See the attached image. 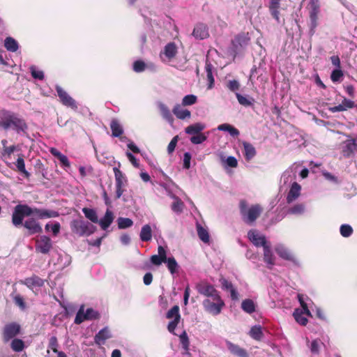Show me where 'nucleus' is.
<instances>
[{
	"label": "nucleus",
	"instance_id": "nucleus-2",
	"mask_svg": "<svg viewBox=\"0 0 357 357\" xmlns=\"http://www.w3.org/2000/svg\"><path fill=\"white\" fill-rule=\"evenodd\" d=\"M239 208L242 219L248 225L254 223L262 212V208L259 204L248 207L245 200L240 202Z\"/></svg>",
	"mask_w": 357,
	"mask_h": 357
},
{
	"label": "nucleus",
	"instance_id": "nucleus-39",
	"mask_svg": "<svg viewBox=\"0 0 357 357\" xmlns=\"http://www.w3.org/2000/svg\"><path fill=\"white\" fill-rule=\"evenodd\" d=\"M139 237L141 241L147 242L151 240L152 231L149 225H145L142 227Z\"/></svg>",
	"mask_w": 357,
	"mask_h": 357
},
{
	"label": "nucleus",
	"instance_id": "nucleus-13",
	"mask_svg": "<svg viewBox=\"0 0 357 357\" xmlns=\"http://www.w3.org/2000/svg\"><path fill=\"white\" fill-rule=\"evenodd\" d=\"M196 289L199 294L206 296V298H211L220 294L213 285L204 282L197 283L196 284Z\"/></svg>",
	"mask_w": 357,
	"mask_h": 357
},
{
	"label": "nucleus",
	"instance_id": "nucleus-57",
	"mask_svg": "<svg viewBox=\"0 0 357 357\" xmlns=\"http://www.w3.org/2000/svg\"><path fill=\"white\" fill-rule=\"evenodd\" d=\"M240 83L238 80L233 79V80H229L227 84V87L229 90H230L232 92H238V91L240 89Z\"/></svg>",
	"mask_w": 357,
	"mask_h": 357
},
{
	"label": "nucleus",
	"instance_id": "nucleus-43",
	"mask_svg": "<svg viewBox=\"0 0 357 357\" xmlns=\"http://www.w3.org/2000/svg\"><path fill=\"white\" fill-rule=\"evenodd\" d=\"M82 212L85 215L86 218L91 220L93 223H98V218L96 211L93 208H84Z\"/></svg>",
	"mask_w": 357,
	"mask_h": 357
},
{
	"label": "nucleus",
	"instance_id": "nucleus-19",
	"mask_svg": "<svg viewBox=\"0 0 357 357\" xmlns=\"http://www.w3.org/2000/svg\"><path fill=\"white\" fill-rule=\"evenodd\" d=\"M264 250V261L266 264V266L269 269H272L275 264V257L274 256L271 250V243H270L266 246L263 248Z\"/></svg>",
	"mask_w": 357,
	"mask_h": 357
},
{
	"label": "nucleus",
	"instance_id": "nucleus-31",
	"mask_svg": "<svg viewBox=\"0 0 357 357\" xmlns=\"http://www.w3.org/2000/svg\"><path fill=\"white\" fill-rule=\"evenodd\" d=\"M236 97L238 103L244 107H252L255 102L254 98L250 96H243L238 92H236Z\"/></svg>",
	"mask_w": 357,
	"mask_h": 357
},
{
	"label": "nucleus",
	"instance_id": "nucleus-32",
	"mask_svg": "<svg viewBox=\"0 0 357 357\" xmlns=\"http://www.w3.org/2000/svg\"><path fill=\"white\" fill-rule=\"evenodd\" d=\"M243 146L244 149V156L246 160L250 161L256 155L255 148L249 142H243Z\"/></svg>",
	"mask_w": 357,
	"mask_h": 357
},
{
	"label": "nucleus",
	"instance_id": "nucleus-1",
	"mask_svg": "<svg viewBox=\"0 0 357 357\" xmlns=\"http://www.w3.org/2000/svg\"><path fill=\"white\" fill-rule=\"evenodd\" d=\"M0 126L6 132L13 133L24 137L28 135L29 126L26 120L20 114L12 111L3 109L0 111Z\"/></svg>",
	"mask_w": 357,
	"mask_h": 357
},
{
	"label": "nucleus",
	"instance_id": "nucleus-11",
	"mask_svg": "<svg viewBox=\"0 0 357 357\" xmlns=\"http://www.w3.org/2000/svg\"><path fill=\"white\" fill-rule=\"evenodd\" d=\"M55 89L62 105L74 110L77 109L76 101L66 91L59 85Z\"/></svg>",
	"mask_w": 357,
	"mask_h": 357
},
{
	"label": "nucleus",
	"instance_id": "nucleus-47",
	"mask_svg": "<svg viewBox=\"0 0 357 357\" xmlns=\"http://www.w3.org/2000/svg\"><path fill=\"white\" fill-rule=\"evenodd\" d=\"M305 211V206L303 204H297L287 210V213L293 215H301Z\"/></svg>",
	"mask_w": 357,
	"mask_h": 357
},
{
	"label": "nucleus",
	"instance_id": "nucleus-33",
	"mask_svg": "<svg viewBox=\"0 0 357 357\" xmlns=\"http://www.w3.org/2000/svg\"><path fill=\"white\" fill-rule=\"evenodd\" d=\"M180 340L182 348L183 349V351L182 352V356L190 357V354L189 352V340L185 331H183V333L180 335Z\"/></svg>",
	"mask_w": 357,
	"mask_h": 357
},
{
	"label": "nucleus",
	"instance_id": "nucleus-9",
	"mask_svg": "<svg viewBox=\"0 0 357 357\" xmlns=\"http://www.w3.org/2000/svg\"><path fill=\"white\" fill-rule=\"evenodd\" d=\"M178 53V47L176 45L170 42L167 43L160 53V58L163 63L172 61Z\"/></svg>",
	"mask_w": 357,
	"mask_h": 357
},
{
	"label": "nucleus",
	"instance_id": "nucleus-44",
	"mask_svg": "<svg viewBox=\"0 0 357 357\" xmlns=\"http://www.w3.org/2000/svg\"><path fill=\"white\" fill-rule=\"evenodd\" d=\"M197 231L199 238L204 243L209 242V234L208 231L204 229L200 224H197Z\"/></svg>",
	"mask_w": 357,
	"mask_h": 357
},
{
	"label": "nucleus",
	"instance_id": "nucleus-15",
	"mask_svg": "<svg viewBox=\"0 0 357 357\" xmlns=\"http://www.w3.org/2000/svg\"><path fill=\"white\" fill-rule=\"evenodd\" d=\"M298 172V165H294L284 172L280 178V183L285 185L295 182L296 174Z\"/></svg>",
	"mask_w": 357,
	"mask_h": 357
},
{
	"label": "nucleus",
	"instance_id": "nucleus-37",
	"mask_svg": "<svg viewBox=\"0 0 357 357\" xmlns=\"http://www.w3.org/2000/svg\"><path fill=\"white\" fill-rule=\"evenodd\" d=\"M165 263L167 264V267L172 275L178 272L179 265L174 257H168Z\"/></svg>",
	"mask_w": 357,
	"mask_h": 357
},
{
	"label": "nucleus",
	"instance_id": "nucleus-40",
	"mask_svg": "<svg viewBox=\"0 0 357 357\" xmlns=\"http://www.w3.org/2000/svg\"><path fill=\"white\" fill-rule=\"evenodd\" d=\"M249 335L255 340H261L264 335L261 326L259 325L252 326L249 331Z\"/></svg>",
	"mask_w": 357,
	"mask_h": 357
},
{
	"label": "nucleus",
	"instance_id": "nucleus-48",
	"mask_svg": "<svg viewBox=\"0 0 357 357\" xmlns=\"http://www.w3.org/2000/svg\"><path fill=\"white\" fill-rule=\"evenodd\" d=\"M118 227L119 229H126L133 225V222L128 218H119L117 219Z\"/></svg>",
	"mask_w": 357,
	"mask_h": 357
},
{
	"label": "nucleus",
	"instance_id": "nucleus-35",
	"mask_svg": "<svg viewBox=\"0 0 357 357\" xmlns=\"http://www.w3.org/2000/svg\"><path fill=\"white\" fill-rule=\"evenodd\" d=\"M110 128L112 130V135L113 137H120L123 132V127L117 119L112 120L110 123Z\"/></svg>",
	"mask_w": 357,
	"mask_h": 357
},
{
	"label": "nucleus",
	"instance_id": "nucleus-46",
	"mask_svg": "<svg viewBox=\"0 0 357 357\" xmlns=\"http://www.w3.org/2000/svg\"><path fill=\"white\" fill-rule=\"evenodd\" d=\"M17 209L20 210V213H22L24 217L30 216L34 215V208H31L26 204H18L17 205Z\"/></svg>",
	"mask_w": 357,
	"mask_h": 357
},
{
	"label": "nucleus",
	"instance_id": "nucleus-5",
	"mask_svg": "<svg viewBox=\"0 0 357 357\" xmlns=\"http://www.w3.org/2000/svg\"><path fill=\"white\" fill-rule=\"evenodd\" d=\"M310 17V33L313 35L318 26V16L320 13V3L319 0H310L307 5Z\"/></svg>",
	"mask_w": 357,
	"mask_h": 357
},
{
	"label": "nucleus",
	"instance_id": "nucleus-41",
	"mask_svg": "<svg viewBox=\"0 0 357 357\" xmlns=\"http://www.w3.org/2000/svg\"><path fill=\"white\" fill-rule=\"evenodd\" d=\"M15 166L17 167V171L24 174V176L26 178H29L30 176L29 172H28L25 168V163L23 158V155H19L15 162Z\"/></svg>",
	"mask_w": 357,
	"mask_h": 357
},
{
	"label": "nucleus",
	"instance_id": "nucleus-45",
	"mask_svg": "<svg viewBox=\"0 0 357 357\" xmlns=\"http://www.w3.org/2000/svg\"><path fill=\"white\" fill-rule=\"evenodd\" d=\"M205 68L206 72L207 79L208 82V89H211L213 87L214 85V78L212 73L213 66L211 63L206 62Z\"/></svg>",
	"mask_w": 357,
	"mask_h": 357
},
{
	"label": "nucleus",
	"instance_id": "nucleus-55",
	"mask_svg": "<svg viewBox=\"0 0 357 357\" xmlns=\"http://www.w3.org/2000/svg\"><path fill=\"white\" fill-rule=\"evenodd\" d=\"M197 98L196 96L190 94L183 97L182 100V105L183 106L192 105L197 102Z\"/></svg>",
	"mask_w": 357,
	"mask_h": 357
},
{
	"label": "nucleus",
	"instance_id": "nucleus-4",
	"mask_svg": "<svg viewBox=\"0 0 357 357\" xmlns=\"http://www.w3.org/2000/svg\"><path fill=\"white\" fill-rule=\"evenodd\" d=\"M70 228L73 232L79 236H90L96 230V227L93 225L82 219L73 220L70 222Z\"/></svg>",
	"mask_w": 357,
	"mask_h": 357
},
{
	"label": "nucleus",
	"instance_id": "nucleus-25",
	"mask_svg": "<svg viewBox=\"0 0 357 357\" xmlns=\"http://www.w3.org/2000/svg\"><path fill=\"white\" fill-rule=\"evenodd\" d=\"M301 190V185L296 182H293L291 185L290 190L287 197V202L291 203L296 200L300 196Z\"/></svg>",
	"mask_w": 357,
	"mask_h": 357
},
{
	"label": "nucleus",
	"instance_id": "nucleus-10",
	"mask_svg": "<svg viewBox=\"0 0 357 357\" xmlns=\"http://www.w3.org/2000/svg\"><path fill=\"white\" fill-rule=\"evenodd\" d=\"M248 238L252 244L257 248H264V246H266L271 243L267 241L266 237L264 234H261L257 229H250L248 232Z\"/></svg>",
	"mask_w": 357,
	"mask_h": 357
},
{
	"label": "nucleus",
	"instance_id": "nucleus-62",
	"mask_svg": "<svg viewBox=\"0 0 357 357\" xmlns=\"http://www.w3.org/2000/svg\"><path fill=\"white\" fill-rule=\"evenodd\" d=\"M13 299L15 305H17L22 310H24L26 308L25 302L20 295L17 294L15 296Z\"/></svg>",
	"mask_w": 357,
	"mask_h": 357
},
{
	"label": "nucleus",
	"instance_id": "nucleus-64",
	"mask_svg": "<svg viewBox=\"0 0 357 357\" xmlns=\"http://www.w3.org/2000/svg\"><path fill=\"white\" fill-rule=\"evenodd\" d=\"M59 260L61 262L63 261V266L61 267L62 268H64L65 267L69 266L70 264L71 263L70 257L69 255H68L67 254L61 255L59 256Z\"/></svg>",
	"mask_w": 357,
	"mask_h": 357
},
{
	"label": "nucleus",
	"instance_id": "nucleus-58",
	"mask_svg": "<svg viewBox=\"0 0 357 357\" xmlns=\"http://www.w3.org/2000/svg\"><path fill=\"white\" fill-rule=\"evenodd\" d=\"M343 73L342 70L340 68L335 69L332 71L331 75V79L333 82H337L340 81L341 78L343 77Z\"/></svg>",
	"mask_w": 357,
	"mask_h": 357
},
{
	"label": "nucleus",
	"instance_id": "nucleus-7",
	"mask_svg": "<svg viewBox=\"0 0 357 357\" xmlns=\"http://www.w3.org/2000/svg\"><path fill=\"white\" fill-rule=\"evenodd\" d=\"M275 251L282 259L292 262L295 266H299V260L294 255L291 250L284 245L279 243L275 246Z\"/></svg>",
	"mask_w": 357,
	"mask_h": 357
},
{
	"label": "nucleus",
	"instance_id": "nucleus-61",
	"mask_svg": "<svg viewBox=\"0 0 357 357\" xmlns=\"http://www.w3.org/2000/svg\"><path fill=\"white\" fill-rule=\"evenodd\" d=\"M59 346L57 338L56 336H52L49 340L48 348L51 349L54 353L58 354L60 352L57 347Z\"/></svg>",
	"mask_w": 357,
	"mask_h": 357
},
{
	"label": "nucleus",
	"instance_id": "nucleus-30",
	"mask_svg": "<svg viewBox=\"0 0 357 357\" xmlns=\"http://www.w3.org/2000/svg\"><path fill=\"white\" fill-rule=\"evenodd\" d=\"M206 128V125L202 123H195L188 126L185 128L186 134L195 135L202 133V131Z\"/></svg>",
	"mask_w": 357,
	"mask_h": 357
},
{
	"label": "nucleus",
	"instance_id": "nucleus-36",
	"mask_svg": "<svg viewBox=\"0 0 357 357\" xmlns=\"http://www.w3.org/2000/svg\"><path fill=\"white\" fill-rule=\"evenodd\" d=\"M241 309L248 314H252L256 311V305L252 299L246 298L241 303Z\"/></svg>",
	"mask_w": 357,
	"mask_h": 357
},
{
	"label": "nucleus",
	"instance_id": "nucleus-54",
	"mask_svg": "<svg viewBox=\"0 0 357 357\" xmlns=\"http://www.w3.org/2000/svg\"><path fill=\"white\" fill-rule=\"evenodd\" d=\"M340 231L343 237H349L353 233V229L351 225L344 224L340 226Z\"/></svg>",
	"mask_w": 357,
	"mask_h": 357
},
{
	"label": "nucleus",
	"instance_id": "nucleus-26",
	"mask_svg": "<svg viewBox=\"0 0 357 357\" xmlns=\"http://www.w3.org/2000/svg\"><path fill=\"white\" fill-rule=\"evenodd\" d=\"M157 105L162 118L169 123L172 124L174 122V117L168 107L162 102H158Z\"/></svg>",
	"mask_w": 357,
	"mask_h": 357
},
{
	"label": "nucleus",
	"instance_id": "nucleus-27",
	"mask_svg": "<svg viewBox=\"0 0 357 357\" xmlns=\"http://www.w3.org/2000/svg\"><path fill=\"white\" fill-rule=\"evenodd\" d=\"M114 213L109 209H107L105 214L102 218L98 220V223L103 230H106L114 220Z\"/></svg>",
	"mask_w": 357,
	"mask_h": 357
},
{
	"label": "nucleus",
	"instance_id": "nucleus-8",
	"mask_svg": "<svg viewBox=\"0 0 357 357\" xmlns=\"http://www.w3.org/2000/svg\"><path fill=\"white\" fill-rule=\"evenodd\" d=\"M35 248L37 252L47 255L52 248V241L49 236L42 235L36 240Z\"/></svg>",
	"mask_w": 357,
	"mask_h": 357
},
{
	"label": "nucleus",
	"instance_id": "nucleus-23",
	"mask_svg": "<svg viewBox=\"0 0 357 357\" xmlns=\"http://www.w3.org/2000/svg\"><path fill=\"white\" fill-rule=\"evenodd\" d=\"M34 215L40 219L56 218L59 215V212L53 210H47L34 208Z\"/></svg>",
	"mask_w": 357,
	"mask_h": 357
},
{
	"label": "nucleus",
	"instance_id": "nucleus-20",
	"mask_svg": "<svg viewBox=\"0 0 357 357\" xmlns=\"http://www.w3.org/2000/svg\"><path fill=\"white\" fill-rule=\"evenodd\" d=\"M227 347L228 350L234 356L236 357H249V354L247 351L238 345L235 344L229 341L226 342Z\"/></svg>",
	"mask_w": 357,
	"mask_h": 357
},
{
	"label": "nucleus",
	"instance_id": "nucleus-34",
	"mask_svg": "<svg viewBox=\"0 0 357 357\" xmlns=\"http://www.w3.org/2000/svg\"><path fill=\"white\" fill-rule=\"evenodd\" d=\"M113 171L115 176V184L116 185H127V178L125 174L117 167H114Z\"/></svg>",
	"mask_w": 357,
	"mask_h": 357
},
{
	"label": "nucleus",
	"instance_id": "nucleus-50",
	"mask_svg": "<svg viewBox=\"0 0 357 357\" xmlns=\"http://www.w3.org/2000/svg\"><path fill=\"white\" fill-rule=\"evenodd\" d=\"M10 347L13 351L20 352L23 350L24 342L20 339H13L11 342Z\"/></svg>",
	"mask_w": 357,
	"mask_h": 357
},
{
	"label": "nucleus",
	"instance_id": "nucleus-29",
	"mask_svg": "<svg viewBox=\"0 0 357 357\" xmlns=\"http://www.w3.org/2000/svg\"><path fill=\"white\" fill-rule=\"evenodd\" d=\"M172 112L178 119L181 120L190 119L191 116V112L188 109H183L179 104H176L174 107Z\"/></svg>",
	"mask_w": 357,
	"mask_h": 357
},
{
	"label": "nucleus",
	"instance_id": "nucleus-3",
	"mask_svg": "<svg viewBox=\"0 0 357 357\" xmlns=\"http://www.w3.org/2000/svg\"><path fill=\"white\" fill-rule=\"evenodd\" d=\"M225 305V302L220 294L211 298H205L202 301L204 310L213 316L220 314Z\"/></svg>",
	"mask_w": 357,
	"mask_h": 357
},
{
	"label": "nucleus",
	"instance_id": "nucleus-18",
	"mask_svg": "<svg viewBox=\"0 0 357 357\" xmlns=\"http://www.w3.org/2000/svg\"><path fill=\"white\" fill-rule=\"evenodd\" d=\"M45 282V280H43L38 275H34L31 277L25 278L22 281V283L32 291H34V289L43 287Z\"/></svg>",
	"mask_w": 357,
	"mask_h": 357
},
{
	"label": "nucleus",
	"instance_id": "nucleus-59",
	"mask_svg": "<svg viewBox=\"0 0 357 357\" xmlns=\"http://www.w3.org/2000/svg\"><path fill=\"white\" fill-rule=\"evenodd\" d=\"M146 63L138 60L133 63V70L136 73H142L146 70Z\"/></svg>",
	"mask_w": 357,
	"mask_h": 357
},
{
	"label": "nucleus",
	"instance_id": "nucleus-21",
	"mask_svg": "<svg viewBox=\"0 0 357 357\" xmlns=\"http://www.w3.org/2000/svg\"><path fill=\"white\" fill-rule=\"evenodd\" d=\"M23 225L26 229H27L29 231L30 234L41 233L43 231V229L40 225L39 222H38L33 218L26 220L24 222Z\"/></svg>",
	"mask_w": 357,
	"mask_h": 357
},
{
	"label": "nucleus",
	"instance_id": "nucleus-56",
	"mask_svg": "<svg viewBox=\"0 0 357 357\" xmlns=\"http://www.w3.org/2000/svg\"><path fill=\"white\" fill-rule=\"evenodd\" d=\"M323 343L321 342L320 340H319V339L314 340L311 342L310 346V351L314 354H318L319 352L320 346Z\"/></svg>",
	"mask_w": 357,
	"mask_h": 357
},
{
	"label": "nucleus",
	"instance_id": "nucleus-51",
	"mask_svg": "<svg viewBox=\"0 0 357 357\" xmlns=\"http://www.w3.org/2000/svg\"><path fill=\"white\" fill-rule=\"evenodd\" d=\"M85 320H87V319L84 313V306H81L76 314L74 322L76 324H80Z\"/></svg>",
	"mask_w": 357,
	"mask_h": 357
},
{
	"label": "nucleus",
	"instance_id": "nucleus-17",
	"mask_svg": "<svg viewBox=\"0 0 357 357\" xmlns=\"http://www.w3.org/2000/svg\"><path fill=\"white\" fill-rule=\"evenodd\" d=\"M342 153L346 158H349L357 152V138L348 139L342 143Z\"/></svg>",
	"mask_w": 357,
	"mask_h": 357
},
{
	"label": "nucleus",
	"instance_id": "nucleus-63",
	"mask_svg": "<svg viewBox=\"0 0 357 357\" xmlns=\"http://www.w3.org/2000/svg\"><path fill=\"white\" fill-rule=\"evenodd\" d=\"M86 317L87 320H93L97 319L98 317V314L96 311H95L92 308L86 309V312H84Z\"/></svg>",
	"mask_w": 357,
	"mask_h": 357
},
{
	"label": "nucleus",
	"instance_id": "nucleus-38",
	"mask_svg": "<svg viewBox=\"0 0 357 357\" xmlns=\"http://www.w3.org/2000/svg\"><path fill=\"white\" fill-rule=\"evenodd\" d=\"M6 49L12 52H15L19 48L17 41L12 37H7L4 40Z\"/></svg>",
	"mask_w": 357,
	"mask_h": 357
},
{
	"label": "nucleus",
	"instance_id": "nucleus-16",
	"mask_svg": "<svg viewBox=\"0 0 357 357\" xmlns=\"http://www.w3.org/2000/svg\"><path fill=\"white\" fill-rule=\"evenodd\" d=\"M20 324L13 322L8 324H6L4 326L3 332V337L5 342H8L10 340L15 337L17 335L20 333Z\"/></svg>",
	"mask_w": 357,
	"mask_h": 357
},
{
	"label": "nucleus",
	"instance_id": "nucleus-12",
	"mask_svg": "<svg viewBox=\"0 0 357 357\" xmlns=\"http://www.w3.org/2000/svg\"><path fill=\"white\" fill-rule=\"evenodd\" d=\"M166 317L167 319H173L168 326L167 329L171 333L174 334V330L176 329L178 324L181 319V314L179 313V307L178 305H174L167 312Z\"/></svg>",
	"mask_w": 357,
	"mask_h": 357
},
{
	"label": "nucleus",
	"instance_id": "nucleus-52",
	"mask_svg": "<svg viewBox=\"0 0 357 357\" xmlns=\"http://www.w3.org/2000/svg\"><path fill=\"white\" fill-rule=\"evenodd\" d=\"M30 72L32 77L36 79L43 80L45 77L43 71L38 70L35 66L30 67Z\"/></svg>",
	"mask_w": 357,
	"mask_h": 357
},
{
	"label": "nucleus",
	"instance_id": "nucleus-6",
	"mask_svg": "<svg viewBox=\"0 0 357 357\" xmlns=\"http://www.w3.org/2000/svg\"><path fill=\"white\" fill-rule=\"evenodd\" d=\"M250 37L248 33H241L235 36L231 41L232 50L235 54L244 50L249 44Z\"/></svg>",
	"mask_w": 357,
	"mask_h": 357
},
{
	"label": "nucleus",
	"instance_id": "nucleus-28",
	"mask_svg": "<svg viewBox=\"0 0 357 357\" xmlns=\"http://www.w3.org/2000/svg\"><path fill=\"white\" fill-rule=\"evenodd\" d=\"M111 337V333L108 328L101 329L94 337L95 342L98 345L104 344L105 341Z\"/></svg>",
	"mask_w": 357,
	"mask_h": 357
},
{
	"label": "nucleus",
	"instance_id": "nucleus-60",
	"mask_svg": "<svg viewBox=\"0 0 357 357\" xmlns=\"http://www.w3.org/2000/svg\"><path fill=\"white\" fill-rule=\"evenodd\" d=\"M298 299L303 308V312L307 316H311V312L308 309L307 304L305 301L304 296L301 294H298Z\"/></svg>",
	"mask_w": 357,
	"mask_h": 357
},
{
	"label": "nucleus",
	"instance_id": "nucleus-14",
	"mask_svg": "<svg viewBox=\"0 0 357 357\" xmlns=\"http://www.w3.org/2000/svg\"><path fill=\"white\" fill-rule=\"evenodd\" d=\"M160 185L165 189V190L167 192V195L174 199V202L171 205V209L172 210V211L177 214L181 213L184 208L183 202L181 200L180 198L174 195L171 192V190L168 188L167 185L166 183H160Z\"/></svg>",
	"mask_w": 357,
	"mask_h": 357
},
{
	"label": "nucleus",
	"instance_id": "nucleus-22",
	"mask_svg": "<svg viewBox=\"0 0 357 357\" xmlns=\"http://www.w3.org/2000/svg\"><path fill=\"white\" fill-rule=\"evenodd\" d=\"M222 287L223 289L229 291L230 298L232 301H236L239 299V294L237 290L234 287L232 283L229 282L226 279H222L220 280Z\"/></svg>",
	"mask_w": 357,
	"mask_h": 357
},
{
	"label": "nucleus",
	"instance_id": "nucleus-53",
	"mask_svg": "<svg viewBox=\"0 0 357 357\" xmlns=\"http://www.w3.org/2000/svg\"><path fill=\"white\" fill-rule=\"evenodd\" d=\"M207 139V136L204 133L193 135L190 137V142L193 144H202Z\"/></svg>",
	"mask_w": 357,
	"mask_h": 357
},
{
	"label": "nucleus",
	"instance_id": "nucleus-24",
	"mask_svg": "<svg viewBox=\"0 0 357 357\" xmlns=\"http://www.w3.org/2000/svg\"><path fill=\"white\" fill-rule=\"evenodd\" d=\"M193 36L199 40L206 38L209 34L207 26L204 24L196 25L192 31Z\"/></svg>",
	"mask_w": 357,
	"mask_h": 357
},
{
	"label": "nucleus",
	"instance_id": "nucleus-42",
	"mask_svg": "<svg viewBox=\"0 0 357 357\" xmlns=\"http://www.w3.org/2000/svg\"><path fill=\"white\" fill-rule=\"evenodd\" d=\"M24 215L20 213V210L17 209V206L15 207L14 211L12 215V222L15 227H18L22 225Z\"/></svg>",
	"mask_w": 357,
	"mask_h": 357
},
{
	"label": "nucleus",
	"instance_id": "nucleus-49",
	"mask_svg": "<svg viewBox=\"0 0 357 357\" xmlns=\"http://www.w3.org/2000/svg\"><path fill=\"white\" fill-rule=\"evenodd\" d=\"M303 310L300 311L298 309H296L294 312V317L296 321L302 326H305L307 324V318L303 316Z\"/></svg>",
	"mask_w": 357,
	"mask_h": 357
}]
</instances>
